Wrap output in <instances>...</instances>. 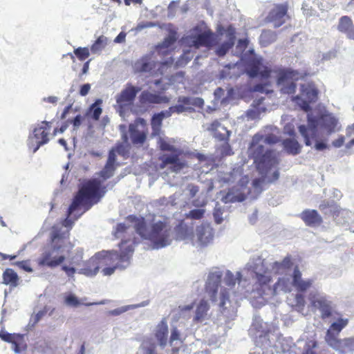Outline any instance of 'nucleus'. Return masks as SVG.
<instances>
[{
  "label": "nucleus",
  "mask_w": 354,
  "mask_h": 354,
  "mask_svg": "<svg viewBox=\"0 0 354 354\" xmlns=\"http://www.w3.org/2000/svg\"><path fill=\"white\" fill-rule=\"evenodd\" d=\"M313 283V280L311 279H303L298 268L297 266L295 268L292 274V285L297 290L304 292L312 286Z\"/></svg>",
  "instance_id": "25"
},
{
  "label": "nucleus",
  "mask_w": 354,
  "mask_h": 354,
  "mask_svg": "<svg viewBox=\"0 0 354 354\" xmlns=\"http://www.w3.org/2000/svg\"><path fill=\"white\" fill-rule=\"evenodd\" d=\"M82 120V117L80 115H77L73 120V124L74 129H77L80 126Z\"/></svg>",
  "instance_id": "63"
},
{
  "label": "nucleus",
  "mask_w": 354,
  "mask_h": 354,
  "mask_svg": "<svg viewBox=\"0 0 354 354\" xmlns=\"http://www.w3.org/2000/svg\"><path fill=\"white\" fill-rule=\"evenodd\" d=\"M301 77L297 71L290 69H281L277 74V86L281 93H293L296 89L295 82Z\"/></svg>",
  "instance_id": "13"
},
{
  "label": "nucleus",
  "mask_w": 354,
  "mask_h": 354,
  "mask_svg": "<svg viewBox=\"0 0 354 354\" xmlns=\"http://www.w3.org/2000/svg\"><path fill=\"white\" fill-rule=\"evenodd\" d=\"M108 39L102 35L97 38L95 42L92 45L91 50L94 54H99L102 49L107 45Z\"/></svg>",
  "instance_id": "39"
},
{
  "label": "nucleus",
  "mask_w": 354,
  "mask_h": 354,
  "mask_svg": "<svg viewBox=\"0 0 354 354\" xmlns=\"http://www.w3.org/2000/svg\"><path fill=\"white\" fill-rule=\"evenodd\" d=\"M209 305L207 301L201 300L197 304L194 319L198 322H202L207 319Z\"/></svg>",
  "instance_id": "30"
},
{
  "label": "nucleus",
  "mask_w": 354,
  "mask_h": 354,
  "mask_svg": "<svg viewBox=\"0 0 354 354\" xmlns=\"http://www.w3.org/2000/svg\"><path fill=\"white\" fill-rule=\"evenodd\" d=\"M206 129L212 133L214 138L219 140H227L230 135V131L217 120L208 124Z\"/></svg>",
  "instance_id": "24"
},
{
  "label": "nucleus",
  "mask_w": 354,
  "mask_h": 354,
  "mask_svg": "<svg viewBox=\"0 0 354 354\" xmlns=\"http://www.w3.org/2000/svg\"><path fill=\"white\" fill-rule=\"evenodd\" d=\"M344 142V136H340L337 140H335L333 142V145L335 147L339 148V147H342L343 145Z\"/></svg>",
  "instance_id": "62"
},
{
  "label": "nucleus",
  "mask_w": 354,
  "mask_h": 354,
  "mask_svg": "<svg viewBox=\"0 0 354 354\" xmlns=\"http://www.w3.org/2000/svg\"><path fill=\"white\" fill-rule=\"evenodd\" d=\"M214 238V232L209 223H202L197 226L195 232L185 225H180L176 230V239L190 243L194 246L201 247L209 244Z\"/></svg>",
  "instance_id": "8"
},
{
  "label": "nucleus",
  "mask_w": 354,
  "mask_h": 354,
  "mask_svg": "<svg viewBox=\"0 0 354 354\" xmlns=\"http://www.w3.org/2000/svg\"><path fill=\"white\" fill-rule=\"evenodd\" d=\"M147 305H148V302L143 301L141 304H139L137 305H129V306H122L120 308L109 311V315H113V316H118L130 309H133V308H138V307H143Z\"/></svg>",
  "instance_id": "40"
},
{
  "label": "nucleus",
  "mask_w": 354,
  "mask_h": 354,
  "mask_svg": "<svg viewBox=\"0 0 354 354\" xmlns=\"http://www.w3.org/2000/svg\"><path fill=\"white\" fill-rule=\"evenodd\" d=\"M183 79V73L178 72L175 75L171 76L170 78L163 77L160 80H156L153 82L154 84L160 88L161 90H167L168 86L174 84L176 82H181Z\"/></svg>",
  "instance_id": "31"
},
{
  "label": "nucleus",
  "mask_w": 354,
  "mask_h": 354,
  "mask_svg": "<svg viewBox=\"0 0 354 354\" xmlns=\"http://www.w3.org/2000/svg\"><path fill=\"white\" fill-rule=\"evenodd\" d=\"M338 124L337 119L330 113L325 111L317 120L308 114V127L300 125L299 131L304 139L306 145H310L312 142L309 137V133L315 136V132L325 133L327 136L336 131Z\"/></svg>",
  "instance_id": "7"
},
{
  "label": "nucleus",
  "mask_w": 354,
  "mask_h": 354,
  "mask_svg": "<svg viewBox=\"0 0 354 354\" xmlns=\"http://www.w3.org/2000/svg\"><path fill=\"white\" fill-rule=\"evenodd\" d=\"M249 178L247 176H243L239 180V183L231 188L228 192L222 197V201L225 203L242 202L250 193V189L247 187Z\"/></svg>",
  "instance_id": "15"
},
{
  "label": "nucleus",
  "mask_w": 354,
  "mask_h": 354,
  "mask_svg": "<svg viewBox=\"0 0 354 354\" xmlns=\"http://www.w3.org/2000/svg\"><path fill=\"white\" fill-rule=\"evenodd\" d=\"M248 153L254 159L257 169L266 177L271 174L272 167L277 164L275 153L266 148V145L261 140L260 134L254 136L248 149Z\"/></svg>",
  "instance_id": "5"
},
{
  "label": "nucleus",
  "mask_w": 354,
  "mask_h": 354,
  "mask_svg": "<svg viewBox=\"0 0 354 354\" xmlns=\"http://www.w3.org/2000/svg\"><path fill=\"white\" fill-rule=\"evenodd\" d=\"M60 234L57 230V227H53L52 231V241L53 245L45 249L40 256L37 259V263L39 266H46L50 268H55L62 265L66 259V255L63 252L62 247L55 242L59 240Z\"/></svg>",
  "instance_id": "10"
},
{
  "label": "nucleus",
  "mask_w": 354,
  "mask_h": 354,
  "mask_svg": "<svg viewBox=\"0 0 354 354\" xmlns=\"http://www.w3.org/2000/svg\"><path fill=\"white\" fill-rule=\"evenodd\" d=\"M199 192V187L194 184H188L184 189V194L188 199H191L196 196Z\"/></svg>",
  "instance_id": "48"
},
{
  "label": "nucleus",
  "mask_w": 354,
  "mask_h": 354,
  "mask_svg": "<svg viewBox=\"0 0 354 354\" xmlns=\"http://www.w3.org/2000/svg\"><path fill=\"white\" fill-rule=\"evenodd\" d=\"M180 196V194L176 193L173 196H170L169 198H160L159 201V203L160 205H176L178 204V202L176 201V199Z\"/></svg>",
  "instance_id": "51"
},
{
  "label": "nucleus",
  "mask_w": 354,
  "mask_h": 354,
  "mask_svg": "<svg viewBox=\"0 0 354 354\" xmlns=\"http://www.w3.org/2000/svg\"><path fill=\"white\" fill-rule=\"evenodd\" d=\"M263 99L261 97L253 102V108L247 111L248 119L254 120L259 117L261 112L266 111V107L263 104Z\"/></svg>",
  "instance_id": "33"
},
{
  "label": "nucleus",
  "mask_w": 354,
  "mask_h": 354,
  "mask_svg": "<svg viewBox=\"0 0 354 354\" xmlns=\"http://www.w3.org/2000/svg\"><path fill=\"white\" fill-rule=\"evenodd\" d=\"M247 73L250 77L259 76L262 78H267L270 75V71L263 65L261 59H257L247 69Z\"/></svg>",
  "instance_id": "26"
},
{
  "label": "nucleus",
  "mask_w": 354,
  "mask_h": 354,
  "mask_svg": "<svg viewBox=\"0 0 354 354\" xmlns=\"http://www.w3.org/2000/svg\"><path fill=\"white\" fill-rule=\"evenodd\" d=\"M264 180H265V179H261V178L254 180L252 185H253V187H254V189L257 192L261 191V185Z\"/></svg>",
  "instance_id": "61"
},
{
  "label": "nucleus",
  "mask_w": 354,
  "mask_h": 354,
  "mask_svg": "<svg viewBox=\"0 0 354 354\" xmlns=\"http://www.w3.org/2000/svg\"><path fill=\"white\" fill-rule=\"evenodd\" d=\"M176 143V140L174 138H160L158 140V145L162 151H168L172 153L171 155L162 156L160 168H167L171 171L177 173L186 166V163L179 158V156L185 153V151Z\"/></svg>",
  "instance_id": "9"
},
{
  "label": "nucleus",
  "mask_w": 354,
  "mask_h": 354,
  "mask_svg": "<svg viewBox=\"0 0 354 354\" xmlns=\"http://www.w3.org/2000/svg\"><path fill=\"white\" fill-rule=\"evenodd\" d=\"M140 101L142 104H161L167 102L169 100L167 97L143 91L140 95Z\"/></svg>",
  "instance_id": "29"
},
{
  "label": "nucleus",
  "mask_w": 354,
  "mask_h": 354,
  "mask_svg": "<svg viewBox=\"0 0 354 354\" xmlns=\"http://www.w3.org/2000/svg\"><path fill=\"white\" fill-rule=\"evenodd\" d=\"M172 113H173V112L171 110V107H170L168 110L161 111L160 113H158V114L163 120L164 118L170 117Z\"/></svg>",
  "instance_id": "64"
},
{
  "label": "nucleus",
  "mask_w": 354,
  "mask_h": 354,
  "mask_svg": "<svg viewBox=\"0 0 354 354\" xmlns=\"http://www.w3.org/2000/svg\"><path fill=\"white\" fill-rule=\"evenodd\" d=\"M0 338L5 342L12 344L21 340L22 335L16 333H9L2 330L0 331Z\"/></svg>",
  "instance_id": "41"
},
{
  "label": "nucleus",
  "mask_w": 354,
  "mask_h": 354,
  "mask_svg": "<svg viewBox=\"0 0 354 354\" xmlns=\"http://www.w3.org/2000/svg\"><path fill=\"white\" fill-rule=\"evenodd\" d=\"M190 108L185 106L183 104H178L171 107V110L173 113H181L187 111Z\"/></svg>",
  "instance_id": "57"
},
{
  "label": "nucleus",
  "mask_w": 354,
  "mask_h": 354,
  "mask_svg": "<svg viewBox=\"0 0 354 354\" xmlns=\"http://www.w3.org/2000/svg\"><path fill=\"white\" fill-rule=\"evenodd\" d=\"M348 319L339 318L333 322L326 332L325 339L327 344L339 351H346V348H352L354 345V337L339 339L338 334L347 326Z\"/></svg>",
  "instance_id": "11"
},
{
  "label": "nucleus",
  "mask_w": 354,
  "mask_h": 354,
  "mask_svg": "<svg viewBox=\"0 0 354 354\" xmlns=\"http://www.w3.org/2000/svg\"><path fill=\"white\" fill-rule=\"evenodd\" d=\"M173 61L174 60L171 59L170 61H166L164 63L158 64L155 62L150 55H146L137 60L134 63L133 68L135 73H152V70L158 66H160L158 67V71H160V73H162L164 68L167 65L171 64Z\"/></svg>",
  "instance_id": "18"
},
{
  "label": "nucleus",
  "mask_w": 354,
  "mask_h": 354,
  "mask_svg": "<svg viewBox=\"0 0 354 354\" xmlns=\"http://www.w3.org/2000/svg\"><path fill=\"white\" fill-rule=\"evenodd\" d=\"M290 304L294 306L297 311L301 313L303 312L305 306V299L304 296L301 294H296L294 297V301L292 302L289 299Z\"/></svg>",
  "instance_id": "43"
},
{
  "label": "nucleus",
  "mask_w": 354,
  "mask_h": 354,
  "mask_svg": "<svg viewBox=\"0 0 354 354\" xmlns=\"http://www.w3.org/2000/svg\"><path fill=\"white\" fill-rule=\"evenodd\" d=\"M102 182L97 179H93L85 182L80 187L75 196L72 204L68 209V217L64 221L63 225L66 227H71L73 221L70 217L78 209L80 205L86 206L88 209L93 204L97 203L102 196Z\"/></svg>",
  "instance_id": "4"
},
{
  "label": "nucleus",
  "mask_w": 354,
  "mask_h": 354,
  "mask_svg": "<svg viewBox=\"0 0 354 354\" xmlns=\"http://www.w3.org/2000/svg\"><path fill=\"white\" fill-rule=\"evenodd\" d=\"M277 39L274 32L272 30H263L259 37V41L263 46H266L273 43Z\"/></svg>",
  "instance_id": "37"
},
{
  "label": "nucleus",
  "mask_w": 354,
  "mask_h": 354,
  "mask_svg": "<svg viewBox=\"0 0 354 354\" xmlns=\"http://www.w3.org/2000/svg\"><path fill=\"white\" fill-rule=\"evenodd\" d=\"M288 10L286 4L277 5L270 12L269 19L274 23V26L277 28L282 25L284 22L285 17Z\"/></svg>",
  "instance_id": "23"
},
{
  "label": "nucleus",
  "mask_w": 354,
  "mask_h": 354,
  "mask_svg": "<svg viewBox=\"0 0 354 354\" xmlns=\"http://www.w3.org/2000/svg\"><path fill=\"white\" fill-rule=\"evenodd\" d=\"M207 200L201 195H198L196 198L192 201V205L198 207L190 210L188 213L185 214V218L190 219H200L203 217L205 210L201 207L205 206Z\"/></svg>",
  "instance_id": "21"
},
{
  "label": "nucleus",
  "mask_w": 354,
  "mask_h": 354,
  "mask_svg": "<svg viewBox=\"0 0 354 354\" xmlns=\"http://www.w3.org/2000/svg\"><path fill=\"white\" fill-rule=\"evenodd\" d=\"M3 283L11 286H17L18 283V276L12 269H6L3 274Z\"/></svg>",
  "instance_id": "36"
},
{
  "label": "nucleus",
  "mask_w": 354,
  "mask_h": 354,
  "mask_svg": "<svg viewBox=\"0 0 354 354\" xmlns=\"http://www.w3.org/2000/svg\"><path fill=\"white\" fill-rule=\"evenodd\" d=\"M140 90V87L127 84L126 87L115 95L116 104L115 108L121 117L125 116L126 112L130 109L136 95Z\"/></svg>",
  "instance_id": "12"
},
{
  "label": "nucleus",
  "mask_w": 354,
  "mask_h": 354,
  "mask_svg": "<svg viewBox=\"0 0 354 354\" xmlns=\"http://www.w3.org/2000/svg\"><path fill=\"white\" fill-rule=\"evenodd\" d=\"M116 167L117 166L106 162L104 169L100 173V176L104 180L111 178L113 175Z\"/></svg>",
  "instance_id": "47"
},
{
  "label": "nucleus",
  "mask_w": 354,
  "mask_h": 354,
  "mask_svg": "<svg viewBox=\"0 0 354 354\" xmlns=\"http://www.w3.org/2000/svg\"><path fill=\"white\" fill-rule=\"evenodd\" d=\"M17 265L21 268L24 270L25 271H27L28 272H32V269L30 268V266H29V264H28V263L27 261L18 262Z\"/></svg>",
  "instance_id": "60"
},
{
  "label": "nucleus",
  "mask_w": 354,
  "mask_h": 354,
  "mask_svg": "<svg viewBox=\"0 0 354 354\" xmlns=\"http://www.w3.org/2000/svg\"><path fill=\"white\" fill-rule=\"evenodd\" d=\"M241 272L234 274L218 268L211 270L207 277V292L213 301L218 302L221 313L227 319L236 317L238 300L248 296L249 290H243L241 285Z\"/></svg>",
  "instance_id": "2"
},
{
  "label": "nucleus",
  "mask_w": 354,
  "mask_h": 354,
  "mask_svg": "<svg viewBox=\"0 0 354 354\" xmlns=\"http://www.w3.org/2000/svg\"><path fill=\"white\" fill-rule=\"evenodd\" d=\"M337 29L344 34L347 39L354 40V24L350 17L345 15L340 17Z\"/></svg>",
  "instance_id": "22"
},
{
  "label": "nucleus",
  "mask_w": 354,
  "mask_h": 354,
  "mask_svg": "<svg viewBox=\"0 0 354 354\" xmlns=\"http://www.w3.org/2000/svg\"><path fill=\"white\" fill-rule=\"evenodd\" d=\"M235 36L230 30L225 35V39L218 43L216 37L210 30H206L197 35H190L185 39V43L190 47L198 48L201 46L212 47L216 46L215 53L219 56H224L234 44Z\"/></svg>",
  "instance_id": "6"
},
{
  "label": "nucleus",
  "mask_w": 354,
  "mask_h": 354,
  "mask_svg": "<svg viewBox=\"0 0 354 354\" xmlns=\"http://www.w3.org/2000/svg\"><path fill=\"white\" fill-rule=\"evenodd\" d=\"M64 303L66 306L70 307H78L83 304L80 300L73 293H68L64 297Z\"/></svg>",
  "instance_id": "45"
},
{
  "label": "nucleus",
  "mask_w": 354,
  "mask_h": 354,
  "mask_svg": "<svg viewBox=\"0 0 354 354\" xmlns=\"http://www.w3.org/2000/svg\"><path fill=\"white\" fill-rule=\"evenodd\" d=\"M266 130H269L271 131L270 133L266 134V133H259L261 136V140L266 145H271L274 144L278 142V137L274 134V131H277V129L276 127H267L266 130H264L265 133L266 132Z\"/></svg>",
  "instance_id": "34"
},
{
  "label": "nucleus",
  "mask_w": 354,
  "mask_h": 354,
  "mask_svg": "<svg viewBox=\"0 0 354 354\" xmlns=\"http://www.w3.org/2000/svg\"><path fill=\"white\" fill-rule=\"evenodd\" d=\"M162 119L158 114H155L151 119L152 135L156 136L159 134L162 125Z\"/></svg>",
  "instance_id": "46"
},
{
  "label": "nucleus",
  "mask_w": 354,
  "mask_h": 354,
  "mask_svg": "<svg viewBox=\"0 0 354 354\" xmlns=\"http://www.w3.org/2000/svg\"><path fill=\"white\" fill-rule=\"evenodd\" d=\"M214 217L215 221L218 224L221 223L222 221H223V210H222V208L218 205V204L216 205L215 208H214Z\"/></svg>",
  "instance_id": "53"
},
{
  "label": "nucleus",
  "mask_w": 354,
  "mask_h": 354,
  "mask_svg": "<svg viewBox=\"0 0 354 354\" xmlns=\"http://www.w3.org/2000/svg\"><path fill=\"white\" fill-rule=\"evenodd\" d=\"M129 133L131 142L136 145H142L147 138V132L144 129H138L134 124L129 125Z\"/></svg>",
  "instance_id": "28"
},
{
  "label": "nucleus",
  "mask_w": 354,
  "mask_h": 354,
  "mask_svg": "<svg viewBox=\"0 0 354 354\" xmlns=\"http://www.w3.org/2000/svg\"><path fill=\"white\" fill-rule=\"evenodd\" d=\"M193 55H190L189 52H184L183 55L181 56V59L177 62L178 66H182L183 64H187L192 58Z\"/></svg>",
  "instance_id": "55"
},
{
  "label": "nucleus",
  "mask_w": 354,
  "mask_h": 354,
  "mask_svg": "<svg viewBox=\"0 0 354 354\" xmlns=\"http://www.w3.org/2000/svg\"><path fill=\"white\" fill-rule=\"evenodd\" d=\"M319 133L315 132V136H312L310 133H309V137L312 142L311 146L313 144H315V148L318 151H322L327 147V145L324 142H319L317 140Z\"/></svg>",
  "instance_id": "50"
},
{
  "label": "nucleus",
  "mask_w": 354,
  "mask_h": 354,
  "mask_svg": "<svg viewBox=\"0 0 354 354\" xmlns=\"http://www.w3.org/2000/svg\"><path fill=\"white\" fill-rule=\"evenodd\" d=\"M292 266L290 257H285L282 261H276L272 257L263 258L261 256H254L245 265V269L254 274L257 283L261 288L260 295H277L281 292H290L292 281L288 277L279 278L278 281L271 288L269 283L274 274H286Z\"/></svg>",
  "instance_id": "3"
},
{
  "label": "nucleus",
  "mask_w": 354,
  "mask_h": 354,
  "mask_svg": "<svg viewBox=\"0 0 354 354\" xmlns=\"http://www.w3.org/2000/svg\"><path fill=\"white\" fill-rule=\"evenodd\" d=\"M134 232L141 239L150 241L153 249L165 248L170 245L172 241L171 228L165 221L156 217L150 219L129 216L124 223L118 224L114 232L116 238L122 239L120 254L116 252L102 251L84 263L83 268L77 269L76 267L82 266L83 259L82 252L78 251L77 255L71 259L69 265L62 266V270L67 277L74 279L77 272L93 277L104 266L102 272L104 276L113 274L115 270L125 269L130 264L134 245L140 241L135 236L131 239Z\"/></svg>",
  "instance_id": "1"
},
{
  "label": "nucleus",
  "mask_w": 354,
  "mask_h": 354,
  "mask_svg": "<svg viewBox=\"0 0 354 354\" xmlns=\"http://www.w3.org/2000/svg\"><path fill=\"white\" fill-rule=\"evenodd\" d=\"M247 39H240L236 45L235 54L236 55L241 54L247 48Z\"/></svg>",
  "instance_id": "54"
},
{
  "label": "nucleus",
  "mask_w": 354,
  "mask_h": 354,
  "mask_svg": "<svg viewBox=\"0 0 354 354\" xmlns=\"http://www.w3.org/2000/svg\"><path fill=\"white\" fill-rule=\"evenodd\" d=\"M308 299L310 305L320 311L322 319H326L331 316V301H328L323 293L317 290H312L310 292Z\"/></svg>",
  "instance_id": "16"
},
{
  "label": "nucleus",
  "mask_w": 354,
  "mask_h": 354,
  "mask_svg": "<svg viewBox=\"0 0 354 354\" xmlns=\"http://www.w3.org/2000/svg\"><path fill=\"white\" fill-rule=\"evenodd\" d=\"M250 334L256 338V342L260 346H266L270 345V339L268 337L270 329L268 324L263 322L259 318H255L249 330Z\"/></svg>",
  "instance_id": "17"
},
{
  "label": "nucleus",
  "mask_w": 354,
  "mask_h": 354,
  "mask_svg": "<svg viewBox=\"0 0 354 354\" xmlns=\"http://www.w3.org/2000/svg\"><path fill=\"white\" fill-rule=\"evenodd\" d=\"M74 53L76 55V56L81 60H84L86 58H87L90 53L88 48H77L74 50Z\"/></svg>",
  "instance_id": "52"
},
{
  "label": "nucleus",
  "mask_w": 354,
  "mask_h": 354,
  "mask_svg": "<svg viewBox=\"0 0 354 354\" xmlns=\"http://www.w3.org/2000/svg\"><path fill=\"white\" fill-rule=\"evenodd\" d=\"M91 89V85L89 84H84L80 87V94L82 96H86Z\"/></svg>",
  "instance_id": "58"
},
{
  "label": "nucleus",
  "mask_w": 354,
  "mask_h": 354,
  "mask_svg": "<svg viewBox=\"0 0 354 354\" xmlns=\"http://www.w3.org/2000/svg\"><path fill=\"white\" fill-rule=\"evenodd\" d=\"M283 145L284 149L289 153L292 154H297L300 151V145L297 141L289 138L286 139L283 142Z\"/></svg>",
  "instance_id": "38"
},
{
  "label": "nucleus",
  "mask_w": 354,
  "mask_h": 354,
  "mask_svg": "<svg viewBox=\"0 0 354 354\" xmlns=\"http://www.w3.org/2000/svg\"><path fill=\"white\" fill-rule=\"evenodd\" d=\"M136 354H157L155 344L150 339L143 341Z\"/></svg>",
  "instance_id": "35"
},
{
  "label": "nucleus",
  "mask_w": 354,
  "mask_h": 354,
  "mask_svg": "<svg viewBox=\"0 0 354 354\" xmlns=\"http://www.w3.org/2000/svg\"><path fill=\"white\" fill-rule=\"evenodd\" d=\"M116 153L120 154L122 153V147H117L115 149H111L109 153L107 163L118 166V163L116 162Z\"/></svg>",
  "instance_id": "49"
},
{
  "label": "nucleus",
  "mask_w": 354,
  "mask_h": 354,
  "mask_svg": "<svg viewBox=\"0 0 354 354\" xmlns=\"http://www.w3.org/2000/svg\"><path fill=\"white\" fill-rule=\"evenodd\" d=\"M204 104V100L201 97H192L191 105L201 107Z\"/></svg>",
  "instance_id": "59"
},
{
  "label": "nucleus",
  "mask_w": 354,
  "mask_h": 354,
  "mask_svg": "<svg viewBox=\"0 0 354 354\" xmlns=\"http://www.w3.org/2000/svg\"><path fill=\"white\" fill-rule=\"evenodd\" d=\"M155 337L161 348L167 344L168 326L165 319H162L156 327Z\"/></svg>",
  "instance_id": "27"
},
{
  "label": "nucleus",
  "mask_w": 354,
  "mask_h": 354,
  "mask_svg": "<svg viewBox=\"0 0 354 354\" xmlns=\"http://www.w3.org/2000/svg\"><path fill=\"white\" fill-rule=\"evenodd\" d=\"M102 100H97L94 104L90 107V114L95 120H98L102 112V109L100 107L102 104Z\"/></svg>",
  "instance_id": "44"
},
{
  "label": "nucleus",
  "mask_w": 354,
  "mask_h": 354,
  "mask_svg": "<svg viewBox=\"0 0 354 354\" xmlns=\"http://www.w3.org/2000/svg\"><path fill=\"white\" fill-rule=\"evenodd\" d=\"M176 341H181L180 337V333L176 328H174L171 331V337H170V344L173 345L174 342Z\"/></svg>",
  "instance_id": "56"
},
{
  "label": "nucleus",
  "mask_w": 354,
  "mask_h": 354,
  "mask_svg": "<svg viewBox=\"0 0 354 354\" xmlns=\"http://www.w3.org/2000/svg\"><path fill=\"white\" fill-rule=\"evenodd\" d=\"M176 37L175 34H170L168 35L165 40L157 46V50L159 53H165V49L169 48L176 41Z\"/></svg>",
  "instance_id": "42"
},
{
  "label": "nucleus",
  "mask_w": 354,
  "mask_h": 354,
  "mask_svg": "<svg viewBox=\"0 0 354 354\" xmlns=\"http://www.w3.org/2000/svg\"><path fill=\"white\" fill-rule=\"evenodd\" d=\"M243 167L241 166H238L233 169L232 171L229 172H223L220 171L218 175V179L220 183L224 185H230L236 181L239 183V180L243 176Z\"/></svg>",
  "instance_id": "20"
},
{
  "label": "nucleus",
  "mask_w": 354,
  "mask_h": 354,
  "mask_svg": "<svg viewBox=\"0 0 354 354\" xmlns=\"http://www.w3.org/2000/svg\"><path fill=\"white\" fill-rule=\"evenodd\" d=\"M302 220L308 225H319L322 221L321 216L315 210H306L301 213Z\"/></svg>",
  "instance_id": "32"
},
{
  "label": "nucleus",
  "mask_w": 354,
  "mask_h": 354,
  "mask_svg": "<svg viewBox=\"0 0 354 354\" xmlns=\"http://www.w3.org/2000/svg\"><path fill=\"white\" fill-rule=\"evenodd\" d=\"M48 131L49 129H47V123L46 122H43L37 127L34 129L32 136L30 137V145L32 146L35 145V147L33 149V153H35L40 146L48 142Z\"/></svg>",
  "instance_id": "19"
},
{
  "label": "nucleus",
  "mask_w": 354,
  "mask_h": 354,
  "mask_svg": "<svg viewBox=\"0 0 354 354\" xmlns=\"http://www.w3.org/2000/svg\"><path fill=\"white\" fill-rule=\"evenodd\" d=\"M317 98V90L312 83L301 84L300 93L292 98L302 110L308 112L310 110V104L316 101Z\"/></svg>",
  "instance_id": "14"
}]
</instances>
